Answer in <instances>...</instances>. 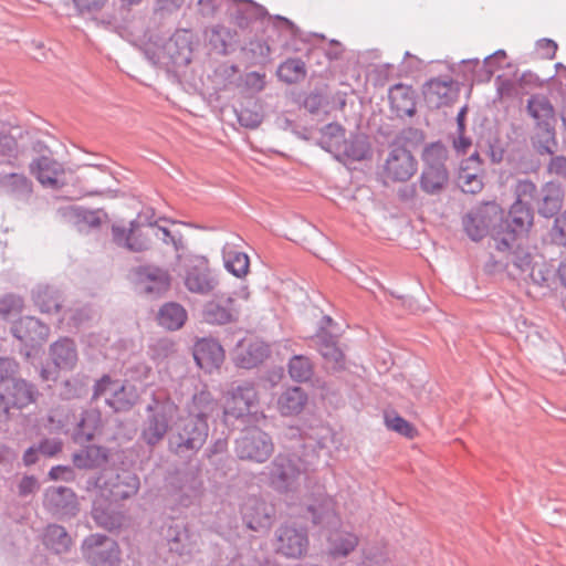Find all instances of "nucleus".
I'll use <instances>...</instances> for the list:
<instances>
[{"instance_id": "obj_1", "label": "nucleus", "mask_w": 566, "mask_h": 566, "mask_svg": "<svg viewBox=\"0 0 566 566\" xmlns=\"http://www.w3.org/2000/svg\"><path fill=\"white\" fill-rule=\"evenodd\" d=\"M208 436V421L195 415H187L174 423L168 438V449L179 458H190L203 447Z\"/></svg>"}, {"instance_id": "obj_2", "label": "nucleus", "mask_w": 566, "mask_h": 566, "mask_svg": "<svg viewBox=\"0 0 566 566\" xmlns=\"http://www.w3.org/2000/svg\"><path fill=\"white\" fill-rule=\"evenodd\" d=\"M534 223V210L530 203L514 201L507 217L493 226L492 238L499 251L512 249L515 240L526 234Z\"/></svg>"}, {"instance_id": "obj_3", "label": "nucleus", "mask_w": 566, "mask_h": 566, "mask_svg": "<svg viewBox=\"0 0 566 566\" xmlns=\"http://www.w3.org/2000/svg\"><path fill=\"white\" fill-rule=\"evenodd\" d=\"M180 273L186 289L196 294L208 295L214 291L219 281L211 270L207 258L190 255L180 258Z\"/></svg>"}, {"instance_id": "obj_4", "label": "nucleus", "mask_w": 566, "mask_h": 566, "mask_svg": "<svg viewBox=\"0 0 566 566\" xmlns=\"http://www.w3.org/2000/svg\"><path fill=\"white\" fill-rule=\"evenodd\" d=\"M306 463L295 453L277 454L271 465V483L280 492L294 490L302 475L306 474Z\"/></svg>"}, {"instance_id": "obj_5", "label": "nucleus", "mask_w": 566, "mask_h": 566, "mask_svg": "<svg viewBox=\"0 0 566 566\" xmlns=\"http://www.w3.org/2000/svg\"><path fill=\"white\" fill-rule=\"evenodd\" d=\"M82 555L91 566H119L118 543L104 534H91L82 543Z\"/></svg>"}, {"instance_id": "obj_6", "label": "nucleus", "mask_w": 566, "mask_h": 566, "mask_svg": "<svg viewBox=\"0 0 566 566\" xmlns=\"http://www.w3.org/2000/svg\"><path fill=\"white\" fill-rule=\"evenodd\" d=\"M273 451L272 438L258 427L247 429L235 441V453L241 460L263 463Z\"/></svg>"}, {"instance_id": "obj_7", "label": "nucleus", "mask_w": 566, "mask_h": 566, "mask_svg": "<svg viewBox=\"0 0 566 566\" xmlns=\"http://www.w3.org/2000/svg\"><path fill=\"white\" fill-rule=\"evenodd\" d=\"M310 340L311 346L321 354L327 371L339 373L346 369V356L337 345V336L329 333L325 326H321Z\"/></svg>"}, {"instance_id": "obj_8", "label": "nucleus", "mask_w": 566, "mask_h": 566, "mask_svg": "<svg viewBox=\"0 0 566 566\" xmlns=\"http://www.w3.org/2000/svg\"><path fill=\"white\" fill-rule=\"evenodd\" d=\"M102 490L114 501H124L136 495L140 481L136 473L127 469L109 470L102 476Z\"/></svg>"}, {"instance_id": "obj_9", "label": "nucleus", "mask_w": 566, "mask_h": 566, "mask_svg": "<svg viewBox=\"0 0 566 566\" xmlns=\"http://www.w3.org/2000/svg\"><path fill=\"white\" fill-rule=\"evenodd\" d=\"M258 402V392L251 381L233 384L228 391L224 405L226 418L239 419L249 415L252 407Z\"/></svg>"}, {"instance_id": "obj_10", "label": "nucleus", "mask_w": 566, "mask_h": 566, "mask_svg": "<svg viewBox=\"0 0 566 566\" xmlns=\"http://www.w3.org/2000/svg\"><path fill=\"white\" fill-rule=\"evenodd\" d=\"M305 528L282 525L275 531V551L287 558H302L308 549Z\"/></svg>"}, {"instance_id": "obj_11", "label": "nucleus", "mask_w": 566, "mask_h": 566, "mask_svg": "<svg viewBox=\"0 0 566 566\" xmlns=\"http://www.w3.org/2000/svg\"><path fill=\"white\" fill-rule=\"evenodd\" d=\"M427 103L436 108L453 104L460 94V84L449 75L432 77L423 84Z\"/></svg>"}, {"instance_id": "obj_12", "label": "nucleus", "mask_w": 566, "mask_h": 566, "mask_svg": "<svg viewBox=\"0 0 566 566\" xmlns=\"http://www.w3.org/2000/svg\"><path fill=\"white\" fill-rule=\"evenodd\" d=\"M140 291L151 297H160L171 286V276L167 270L155 265H142L134 270Z\"/></svg>"}, {"instance_id": "obj_13", "label": "nucleus", "mask_w": 566, "mask_h": 566, "mask_svg": "<svg viewBox=\"0 0 566 566\" xmlns=\"http://www.w3.org/2000/svg\"><path fill=\"white\" fill-rule=\"evenodd\" d=\"M148 415L143 423L140 438L150 448L158 446L169 430V418L164 406L157 401L146 408Z\"/></svg>"}, {"instance_id": "obj_14", "label": "nucleus", "mask_w": 566, "mask_h": 566, "mask_svg": "<svg viewBox=\"0 0 566 566\" xmlns=\"http://www.w3.org/2000/svg\"><path fill=\"white\" fill-rule=\"evenodd\" d=\"M417 171V160L405 147H394L384 165V175L391 181H407Z\"/></svg>"}, {"instance_id": "obj_15", "label": "nucleus", "mask_w": 566, "mask_h": 566, "mask_svg": "<svg viewBox=\"0 0 566 566\" xmlns=\"http://www.w3.org/2000/svg\"><path fill=\"white\" fill-rule=\"evenodd\" d=\"M11 333L25 347L34 348L46 342L50 327L34 316H24L13 324Z\"/></svg>"}, {"instance_id": "obj_16", "label": "nucleus", "mask_w": 566, "mask_h": 566, "mask_svg": "<svg viewBox=\"0 0 566 566\" xmlns=\"http://www.w3.org/2000/svg\"><path fill=\"white\" fill-rule=\"evenodd\" d=\"M168 551L179 557H190L198 551L196 536L184 523L174 522L164 532Z\"/></svg>"}, {"instance_id": "obj_17", "label": "nucleus", "mask_w": 566, "mask_h": 566, "mask_svg": "<svg viewBox=\"0 0 566 566\" xmlns=\"http://www.w3.org/2000/svg\"><path fill=\"white\" fill-rule=\"evenodd\" d=\"M270 355V347L263 340L249 338L241 340L233 354V360L240 368L251 369L262 364Z\"/></svg>"}, {"instance_id": "obj_18", "label": "nucleus", "mask_w": 566, "mask_h": 566, "mask_svg": "<svg viewBox=\"0 0 566 566\" xmlns=\"http://www.w3.org/2000/svg\"><path fill=\"white\" fill-rule=\"evenodd\" d=\"M30 171L44 187L59 189L65 184L61 179L65 172L64 167L52 157L43 155L34 159L30 164Z\"/></svg>"}, {"instance_id": "obj_19", "label": "nucleus", "mask_w": 566, "mask_h": 566, "mask_svg": "<svg viewBox=\"0 0 566 566\" xmlns=\"http://www.w3.org/2000/svg\"><path fill=\"white\" fill-rule=\"evenodd\" d=\"M242 520L248 528L259 532L272 525L273 509L258 499L249 497L241 507Z\"/></svg>"}, {"instance_id": "obj_20", "label": "nucleus", "mask_w": 566, "mask_h": 566, "mask_svg": "<svg viewBox=\"0 0 566 566\" xmlns=\"http://www.w3.org/2000/svg\"><path fill=\"white\" fill-rule=\"evenodd\" d=\"M565 191L557 181L545 182L536 201L537 213L546 219H551L559 213L563 208Z\"/></svg>"}, {"instance_id": "obj_21", "label": "nucleus", "mask_w": 566, "mask_h": 566, "mask_svg": "<svg viewBox=\"0 0 566 566\" xmlns=\"http://www.w3.org/2000/svg\"><path fill=\"white\" fill-rule=\"evenodd\" d=\"M193 359L203 370L211 373L221 366L224 360V350L218 340L201 338L193 346Z\"/></svg>"}, {"instance_id": "obj_22", "label": "nucleus", "mask_w": 566, "mask_h": 566, "mask_svg": "<svg viewBox=\"0 0 566 566\" xmlns=\"http://www.w3.org/2000/svg\"><path fill=\"white\" fill-rule=\"evenodd\" d=\"M525 112L534 122V127L556 124V112L553 103L543 93L532 94L525 105Z\"/></svg>"}, {"instance_id": "obj_23", "label": "nucleus", "mask_w": 566, "mask_h": 566, "mask_svg": "<svg viewBox=\"0 0 566 566\" xmlns=\"http://www.w3.org/2000/svg\"><path fill=\"white\" fill-rule=\"evenodd\" d=\"M3 395L13 408L22 409L36 401L39 391L32 382L15 377L6 387Z\"/></svg>"}, {"instance_id": "obj_24", "label": "nucleus", "mask_w": 566, "mask_h": 566, "mask_svg": "<svg viewBox=\"0 0 566 566\" xmlns=\"http://www.w3.org/2000/svg\"><path fill=\"white\" fill-rule=\"evenodd\" d=\"M92 517L97 526L111 532L120 528L126 522L125 513L106 501L94 502Z\"/></svg>"}, {"instance_id": "obj_25", "label": "nucleus", "mask_w": 566, "mask_h": 566, "mask_svg": "<svg viewBox=\"0 0 566 566\" xmlns=\"http://www.w3.org/2000/svg\"><path fill=\"white\" fill-rule=\"evenodd\" d=\"M50 357L55 367L72 370L78 360L75 342L70 337H61L50 345Z\"/></svg>"}, {"instance_id": "obj_26", "label": "nucleus", "mask_w": 566, "mask_h": 566, "mask_svg": "<svg viewBox=\"0 0 566 566\" xmlns=\"http://www.w3.org/2000/svg\"><path fill=\"white\" fill-rule=\"evenodd\" d=\"M45 501L50 510L63 515H74L77 510L75 493L66 486L51 488L45 493Z\"/></svg>"}, {"instance_id": "obj_27", "label": "nucleus", "mask_w": 566, "mask_h": 566, "mask_svg": "<svg viewBox=\"0 0 566 566\" xmlns=\"http://www.w3.org/2000/svg\"><path fill=\"white\" fill-rule=\"evenodd\" d=\"M391 107L398 116H413L416 113L415 91L405 84H395L388 95Z\"/></svg>"}, {"instance_id": "obj_28", "label": "nucleus", "mask_w": 566, "mask_h": 566, "mask_svg": "<svg viewBox=\"0 0 566 566\" xmlns=\"http://www.w3.org/2000/svg\"><path fill=\"white\" fill-rule=\"evenodd\" d=\"M33 191L32 181L22 174H7L0 177V192L18 200H28Z\"/></svg>"}, {"instance_id": "obj_29", "label": "nucleus", "mask_w": 566, "mask_h": 566, "mask_svg": "<svg viewBox=\"0 0 566 566\" xmlns=\"http://www.w3.org/2000/svg\"><path fill=\"white\" fill-rule=\"evenodd\" d=\"M313 501L307 505V511L312 514V522L315 525L329 522L335 515V501L326 494L323 488H318L312 493Z\"/></svg>"}, {"instance_id": "obj_30", "label": "nucleus", "mask_w": 566, "mask_h": 566, "mask_svg": "<svg viewBox=\"0 0 566 566\" xmlns=\"http://www.w3.org/2000/svg\"><path fill=\"white\" fill-rule=\"evenodd\" d=\"M237 2L233 12V23L242 30L250 28L253 22L269 15L263 6L252 0H237Z\"/></svg>"}, {"instance_id": "obj_31", "label": "nucleus", "mask_w": 566, "mask_h": 566, "mask_svg": "<svg viewBox=\"0 0 566 566\" xmlns=\"http://www.w3.org/2000/svg\"><path fill=\"white\" fill-rule=\"evenodd\" d=\"M462 224L473 241H480L489 233L491 220L483 209H475L463 217Z\"/></svg>"}, {"instance_id": "obj_32", "label": "nucleus", "mask_w": 566, "mask_h": 566, "mask_svg": "<svg viewBox=\"0 0 566 566\" xmlns=\"http://www.w3.org/2000/svg\"><path fill=\"white\" fill-rule=\"evenodd\" d=\"M187 317V311L182 305L168 302L159 308L157 322L168 331H178L185 325Z\"/></svg>"}, {"instance_id": "obj_33", "label": "nucleus", "mask_w": 566, "mask_h": 566, "mask_svg": "<svg viewBox=\"0 0 566 566\" xmlns=\"http://www.w3.org/2000/svg\"><path fill=\"white\" fill-rule=\"evenodd\" d=\"M234 300L229 297L224 304L208 302L202 311L203 318L209 324L224 325L235 319L233 310Z\"/></svg>"}, {"instance_id": "obj_34", "label": "nucleus", "mask_w": 566, "mask_h": 566, "mask_svg": "<svg viewBox=\"0 0 566 566\" xmlns=\"http://www.w3.org/2000/svg\"><path fill=\"white\" fill-rule=\"evenodd\" d=\"M102 427V416L98 410H84L74 431V440L80 443L94 439L97 430Z\"/></svg>"}, {"instance_id": "obj_35", "label": "nucleus", "mask_w": 566, "mask_h": 566, "mask_svg": "<svg viewBox=\"0 0 566 566\" xmlns=\"http://www.w3.org/2000/svg\"><path fill=\"white\" fill-rule=\"evenodd\" d=\"M535 133L532 136V145L536 153L541 156H553L558 147L556 138L555 124L534 127Z\"/></svg>"}, {"instance_id": "obj_36", "label": "nucleus", "mask_w": 566, "mask_h": 566, "mask_svg": "<svg viewBox=\"0 0 566 566\" xmlns=\"http://www.w3.org/2000/svg\"><path fill=\"white\" fill-rule=\"evenodd\" d=\"M108 461L107 450L98 446H88L73 454V464L78 469H97Z\"/></svg>"}, {"instance_id": "obj_37", "label": "nucleus", "mask_w": 566, "mask_h": 566, "mask_svg": "<svg viewBox=\"0 0 566 566\" xmlns=\"http://www.w3.org/2000/svg\"><path fill=\"white\" fill-rule=\"evenodd\" d=\"M137 400L138 394L135 386L123 384L122 381H119L113 396L105 399L106 403L115 412L129 411L137 403Z\"/></svg>"}, {"instance_id": "obj_38", "label": "nucleus", "mask_w": 566, "mask_h": 566, "mask_svg": "<svg viewBox=\"0 0 566 566\" xmlns=\"http://www.w3.org/2000/svg\"><path fill=\"white\" fill-rule=\"evenodd\" d=\"M306 402V392L301 387H291L281 394L277 406L283 416H293L300 413Z\"/></svg>"}, {"instance_id": "obj_39", "label": "nucleus", "mask_w": 566, "mask_h": 566, "mask_svg": "<svg viewBox=\"0 0 566 566\" xmlns=\"http://www.w3.org/2000/svg\"><path fill=\"white\" fill-rule=\"evenodd\" d=\"M449 150L441 142H434L427 145L422 151L423 169L449 171L447 160Z\"/></svg>"}, {"instance_id": "obj_40", "label": "nucleus", "mask_w": 566, "mask_h": 566, "mask_svg": "<svg viewBox=\"0 0 566 566\" xmlns=\"http://www.w3.org/2000/svg\"><path fill=\"white\" fill-rule=\"evenodd\" d=\"M43 544L55 554H62L70 549L72 538L63 526L50 524L44 531Z\"/></svg>"}, {"instance_id": "obj_41", "label": "nucleus", "mask_w": 566, "mask_h": 566, "mask_svg": "<svg viewBox=\"0 0 566 566\" xmlns=\"http://www.w3.org/2000/svg\"><path fill=\"white\" fill-rule=\"evenodd\" d=\"M307 74L305 62L300 57H289L283 61L276 71L280 81L286 84H296L305 80Z\"/></svg>"}, {"instance_id": "obj_42", "label": "nucleus", "mask_w": 566, "mask_h": 566, "mask_svg": "<svg viewBox=\"0 0 566 566\" xmlns=\"http://www.w3.org/2000/svg\"><path fill=\"white\" fill-rule=\"evenodd\" d=\"M206 39L211 49L221 55H227L232 46L233 34L224 25H212L205 31Z\"/></svg>"}, {"instance_id": "obj_43", "label": "nucleus", "mask_w": 566, "mask_h": 566, "mask_svg": "<svg viewBox=\"0 0 566 566\" xmlns=\"http://www.w3.org/2000/svg\"><path fill=\"white\" fill-rule=\"evenodd\" d=\"M449 184V171L422 169L419 178L420 189L430 196L442 193Z\"/></svg>"}, {"instance_id": "obj_44", "label": "nucleus", "mask_w": 566, "mask_h": 566, "mask_svg": "<svg viewBox=\"0 0 566 566\" xmlns=\"http://www.w3.org/2000/svg\"><path fill=\"white\" fill-rule=\"evenodd\" d=\"M370 145L365 135H352L344 138L340 146V154L352 161H360L368 157Z\"/></svg>"}, {"instance_id": "obj_45", "label": "nucleus", "mask_w": 566, "mask_h": 566, "mask_svg": "<svg viewBox=\"0 0 566 566\" xmlns=\"http://www.w3.org/2000/svg\"><path fill=\"white\" fill-rule=\"evenodd\" d=\"M154 223L142 224L137 220L130 221V244L128 250L132 252H143L150 248Z\"/></svg>"}, {"instance_id": "obj_46", "label": "nucleus", "mask_w": 566, "mask_h": 566, "mask_svg": "<svg viewBox=\"0 0 566 566\" xmlns=\"http://www.w3.org/2000/svg\"><path fill=\"white\" fill-rule=\"evenodd\" d=\"M34 304L42 313H57L62 307L61 295L50 286H40L33 292Z\"/></svg>"}, {"instance_id": "obj_47", "label": "nucleus", "mask_w": 566, "mask_h": 566, "mask_svg": "<svg viewBox=\"0 0 566 566\" xmlns=\"http://www.w3.org/2000/svg\"><path fill=\"white\" fill-rule=\"evenodd\" d=\"M90 378L75 375L61 384L60 397L64 400L82 399L88 395Z\"/></svg>"}, {"instance_id": "obj_48", "label": "nucleus", "mask_w": 566, "mask_h": 566, "mask_svg": "<svg viewBox=\"0 0 566 566\" xmlns=\"http://www.w3.org/2000/svg\"><path fill=\"white\" fill-rule=\"evenodd\" d=\"M289 374L294 381L306 382L314 375V364L307 356L294 355L289 361Z\"/></svg>"}, {"instance_id": "obj_49", "label": "nucleus", "mask_w": 566, "mask_h": 566, "mask_svg": "<svg viewBox=\"0 0 566 566\" xmlns=\"http://www.w3.org/2000/svg\"><path fill=\"white\" fill-rule=\"evenodd\" d=\"M481 170L469 169V166H460L458 186L465 193H478L483 188Z\"/></svg>"}, {"instance_id": "obj_50", "label": "nucleus", "mask_w": 566, "mask_h": 566, "mask_svg": "<svg viewBox=\"0 0 566 566\" xmlns=\"http://www.w3.org/2000/svg\"><path fill=\"white\" fill-rule=\"evenodd\" d=\"M217 408V402L208 391H200L192 397V402L189 406L188 415L198 416L208 421V418L213 413Z\"/></svg>"}, {"instance_id": "obj_51", "label": "nucleus", "mask_w": 566, "mask_h": 566, "mask_svg": "<svg viewBox=\"0 0 566 566\" xmlns=\"http://www.w3.org/2000/svg\"><path fill=\"white\" fill-rule=\"evenodd\" d=\"M329 539L331 553L334 556H347L358 545L357 536L346 532H336Z\"/></svg>"}, {"instance_id": "obj_52", "label": "nucleus", "mask_w": 566, "mask_h": 566, "mask_svg": "<svg viewBox=\"0 0 566 566\" xmlns=\"http://www.w3.org/2000/svg\"><path fill=\"white\" fill-rule=\"evenodd\" d=\"M385 423L388 429L396 431L397 433L409 439L415 438L418 432L413 424H411L405 418L400 417L395 411L385 413Z\"/></svg>"}, {"instance_id": "obj_53", "label": "nucleus", "mask_w": 566, "mask_h": 566, "mask_svg": "<svg viewBox=\"0 0 566 566\" xmlns=\"http://www.w3.org/2000/svg\"><path fill=\"white\" fill-rule=\"evenodd\" d=\"M24 306L23 298L19 295L9 293L0 296V318L11 319L21 314Z\"/></svg>"}, {"instance_id": "obj_54", "label": "nucleus", "mask_w": 566, "mask_h": 566, "mask_svg": "<svg viewBox=\"0 0 566 566\" xmlns=\"http://www.w3.org/2000/svg\"><path fill=\"white\" fill-rule=\"evenodd\" d=\"M224 262L227 270L237 277H243L249 272L250 260L249 256L243 252H229Z\"/></svg>"}, {"instance_id": "obj_55", "label": "nucleus", "mask_w": 566, "mask_h": 566, "mask_svg": "<svg viewBox=\"0 0 566 566\" xmlns=\"http://www.w3.org/2000/svg\"><path fill=\"white\" fill-rule=\"evenodd\" d=\"M515 196L514 201L520 203H530L531 200L538 196L537 186L531 179H518L513 187Z\"/></svg>"}, {"instance_id": "obj_56", "label": "nucleus", "mask_w": 566, "mask_h": 566, "mask_svg": "<svg viewBox=\"0 0 566 566\" xmlns=\"http://www.w3.org/2000/svg\"><path fill=\"white\" fill-rule=\"evenodd\" d=\"M118 384L119 380L113 379L109 375H103L93 387L91 401H96L103 396L112 397Z\"/></svg>"}, {"instance_id": "obj_57", "label": "nucleus", "mask_w": 566, "mask_h": 566, "mask_svg": "<svg viewBox=\"0 0 566 566\" xmlns=\"http://www.w3.org/2000/svg\"><path fill=\"white\" fill-rule=\"evenodd\" d=\"M71 213L78 224H84L88 228H98L102 223L99 211H91L84 208H72Z\"/></svg>"}, {"instance_id": "obj_58", "label": "nucleus", "mask_w": 566, "mask_h": 566, "mask_svg": "<svg viewBox=\"0 0 566 566\" xmlns=\"http://www.w3.org/2000/svg\"><path fill=\"white\" fill-rule=\"evenodd\" d=\"M235 113L240 125L250 129L256 128L263 119L259 112L252 111L248 107H241L239 111H235Z\"/></svg>"}, {"instance_id": "obj_59", "label": "nucleus", "mask_w": 566, "mask_h": 566, "mask_svg": "<svg viewBox=\"0 0 566 566\" xmlns=\"http://www.w3.org/2000/svg\"><path fill=\"white\" fill-rule=\"evenodd\" d=\"M20 365L12 357H0V382L11 381L19 374Z\"/></svg>"}, {"instance_id": "obj_60", "label": "nucleus", "mask_w": 566, "mask_h": 566, "mask_svg": "<svg viewBox=\"0 0 566 566\" xmlns=\"http://www.w3.org/2000/svg\"><path fill=\"white\" fill-rule=\"evenodd\" d=\"M506 59V53L504 50H497L493 54H490L484 57L483 65L481 66L485 73V80H490L495 70L501 67L502 62Z\"/></svg>"}, {"instance_id": "obj_61", "label": "nucleus", "mask_w": 566, "mask_h": 566, "mask_svg": "<svg viewBox=\"0 0 566 566\" xmlns=\"http://www.w3.org/2000/svg\"><path fill=\"white\" fill-rule=\"evenodd\" d=\"M546 172L566 181V156L553 155L546 165Z\"/></svg>"}, {"instance_id": "obj_62", "label": "nucleus", "mask_w": 566, "mask_h": 566, "mask_svg": "<svg viewBox=\"0 0 566 566\" xmlns=\"http://www.w3.org/2000/svg\"><path fill=\"white\" fill-rule=\"evenodd\" d=\"M511 262L521 273L532 271L533 256L523 249H517L513 252Z\"/></svg>"}, {"instance_id": "obj_63", "label": "nucleus", "mask_w": 566, "mask_h": 566, "mask_svg": "<svg viewBox=\"0 0 566 566\" xmlns=\"http://www.w3.org/2000/svg\"><path fill=\"white\" fill-rule=\"evenodd\" d=\"M40 453L45 457H54L62 451L63 443L57 438L43 439L38 444Z\"/></svg>"}, {"instance_id": "obj_64", "label": "nucleus", "mask_w": 566, "mask_h": 566, "mask_svg": "<svg viewBox=\"0 0 566 566\" xmlns=\"http://www.w3.org/2000/svg\"><path fill=\"white\" fill-rule=\"evenodd\" d=\"M112 237L116 245L128 250V245L130 244V227L127 229L123 226L113 224Z\"/></svg>"}]
</instances>
